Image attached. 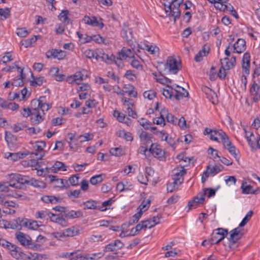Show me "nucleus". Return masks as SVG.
<instances>
[{"instance_id": "f257e3e1", "label": "nucleus", "mask_w": 260, "mask_h": 260, "mask_svg": "<svg viewBox=\"0 0 260 260\" xmlns=\"http://www.w3.org/2000/svg\"><path fill=\"white\" fill-rule=\"evenodd\" d=\"M15 237L20 243L23 246L32 249L34 250H42L41 244L36 243L32 241L31 237L21 232H17L15 233Z\"/></svg>"}, {"instance_id": "f03ea898", "label": "nucleus", "mask_w": 260, "mask_h": 260, "mask_svg": "<svg viewBox=\"0 0 260 260\" xmlns=\"http://www.w3.org/2000/svg\"><path fill=\"white\" fill-rule=\"evenodd\" d=\"M14 225H12L10 228L12 229H18L19 226H24L28 229L35 230L40 226L37 221L30 220L27 219L18 218L14 221Z\"/></svg>"}, {"instance_id": "7ed1b4c3", "label": "nucleus", "mask_w": 260, "mask_h": 260, "mask_svg": "<svg viewBox=\"0 0 260 260\" xmlns=\"http://www.w3.org/2000/svg\"><path fill=\"white\" fill-rule=\"evenodd\" d=\"M240 228L239 226L237 227L230 232V235L228 238V240L229 241V247L230 249H234L239 246L238 241L243 235Z\"/></svg>"}, {"instance_id": "20e7f679", "label": "nucleus", "mask_w": 260, "mask_h": 260, "mask_svg": "<svg viewBox=\"0 0 260 260\" xmlns=\"http://www.w3.org/2000/svg\"><path fill=\"white\" fill-rule=\"evenodd\" d=\"M228 234V230L223 228H217L214 230L210 238L211 245L217 244L224 239Z\"/></svg>"}, {"instance_id": "39448f33", "label": "nucleus", "mask_w": 260, "mask_h": 260, "mask_svg": "<svg viewBox=\"0 0 260 260\" xmlns=\"http://www.w3.org/2000/svg\"><path fill=\"white\" fill-rule=\"evenodd\" d=\"M0 245L10 251L11 255L14 258H17L20 254L21 248L2 238L0 235Z\"/></svg>"}, {"instance_id": "423d86ee", "label": "nucleus", "mask_w": 260, "mask_h": 260, "mask_svg": "<svg viewBox=\"0 0 260 260\" xmlns=\"http://www.w3.org/2000/svg\"><path fill=\"white\" fill-rule=\"evenodd\" d=\"M122 37L125 40L127 44L134 49L135 46L133 41L134 39L133 32L132 29L129 27V25L126 23L123 24Z\"/></svg>"}, {"instance_id": "0eeeda50", "label": "nucleus", "mask_w": 260, "mask_h": 260, "mask_svg": "<svg viewBox=\"0 0 260 260\" xmlns=\"http://www.w3.org/2000/svg\"><path fill=\"white\" fill-rule=\"evenodd\" d=\"M165 68L168 69L169 71L174 74H176L180 70L177 60L172 56L168 57Z\"/></svg>"}, {"instance_id": "6e6552de", "label": "nucleus", "mask_w": 260, "mask_h": 260, "mask_svg": "<svg viewBox=\"0 0 260 260\" xmlns=\"http://www.w3.org/2000/svg\"><path fill=\"white\" fill-rule=\"evenodd\" d=\"M123 246V243L119 240H115L114 242H111L107 245L103 250V252H99V257L103 256L104 252H111L121 248Z\"/></svg>"}, {"instance_id": "1a4fd4ad", "label": "nucleus", "mask_w": 260, "mask_h": 260, "mask_svg": "<svg viewBox=\"0 0 260 260\" xmlns=\"http://www.w3.org/2000/svg\"><path fill=\"white\" fill-rule=\"evenodd\" d=\"M205 196L206 193L199 192L196 197L188 202V210L197 208L199 203H202L205 200Z\"/></svg>"}, {"instance_id": "9d476101", "label": "nucleus", "mask_w": 260, "mask_h": 260, "mask_svg": "<svg viewBox=\"0 0 260 260\" xmlns=\"http://www.w3.org/2000/svg\"><path fill=\"white\" fill-rule=\"evenodd\" d=\"M149 150L155 157L160 160L165 158V151L156 144H151Z\"/></svg>"}, {"instance_id": "9b49d317", "label": "nucleus", "mask_w": 260, "mask_h": 260, "mask_svg": "<svg viewBox=\"0 0 260 260\" xmlns=\"http://www.w3.org/2000/svg\"><path fill=\"white\" fill-rule=\"evenodd\" d=\"M47 58L53 57L59 60L63 59L66 56V52L61 50L52 49L46 53Z\"/></svg>"}, {"instance_id": "f8f14e48", "label": "nucleus", "mask_w": 260, "mask_h": 260, "mask_svg": "<svg viewBox=\"0 0 260 260\" xmlns=\"http://www.w3.org/2000/svg\"><path fill=\"white\" fill-rule=\"evenodd\" d=\"M70 255L71 256V259L75 260H92L94 259L96 253H70Z\"/></svg>"}, {"instance_id": "ddd939ff", "label": "nucleus", "mask_w": 260, "mask_h": 260, "mask_svg": "<svg viewBox=\"0 0 260 260\" xmlns=\"http://www.w3.org/2000/svg\"><path fill=\"white\" fill-rule=\"evenodd\" d=\"M44 120L43 116L42 115L37 108H34L30 117V122L32 125H37L42 122Z\"/></svg>"}, {"instance_id": "4468645a", "label": "nucleus", "mask_w": 260, "mask_h": 260, "mask_svg": "<svg viewBox=\"0 0 260 260\" xmlns=\"http://www.w3.org/2000/svg\"><path fill=\"white\" fill-rule=\"evenodd\" d=\"M234 52L241 53L244 52L246 48V42L243 39H238L234 44Z\"/></svg>"}, {"instance_id": "2eb2a0df", "label": "nucleus", "mask_w": 260, "mask_h": 260, "mask_svg": "<svg viewBox=\"0 0 260 260\" xmlns=\"http://www.w3.org/2000/svg\"><path fill=\"white\" fill-rule=\"evenodd\" d=\"M51 221L55 222L62 226H66L68 224V222L63 216V214L60 213L59 214H55L53 213Z\"/></svg>"}, {"instance_id": "dca6fc26", "label": "nucleus", "mask_w": 260, "mask_h": 260, "mask_svg": "<svg viewBox=\"0 0 260 260\" xmlns=\"http://www.w3.org/2000/svg\"><path fill=\"white\" fill-rule=\"evenodd\" d=\"M176 87L177 88V89H174L176 92V93L174 94V98L177 100L179 101L183 99V98H186L188 96L189 93L184 88L179 85H176Z\"/></svg>"}, {"instance_id": "f3484780", "label": "nucleus", "mask_w": 260, "mask_h": 260, "mask_svg": "<svg viewBox=\"0 0 260 260\" xmlns=\"http://www.w3.org/2000/svg\"><path fill=\"white\" fill-rule=\"evenodd\" d=\"M77 34L79 38L80 41L83 44L90 42L91 40H93L96 43H98V38L95 35L92 36H88L87 34H82L79 31L77 32Z\"/></svg>"}, {"instance_id": "a211bd4d", "label": "nucleus", "mask_w": 260, "mask_h": 260, "mask_svg": "<svg viewBox=\"0 0 260 260\" xmlns=\"http://www.w3.org/2000/svg\"><path fill=\"white\" fill-rule=\"evenodd\" d=\"M250 54L248 52H246L244 54L242 59V68L244 73L246 74L249 73V67H250Z\"/></svg>"}, {"instance_id": "6ab92c4d", "label": "nucleus", "mask_w": 260, "mask_h": 260, "mask_svg": "<svg viewBox=\"0 0 260 260\" xmlns=\"http://www.w3.org/2000/svg\"><path fill=\"white\" fill-rule=\"evenodd\" d=\"M117 55L123 59H125L127 58H134V55L132 50L125 47H123Z\"/></svg>"}, {"instance_id": "aec40b11", "label": "nucleus", "mask_w": 260, "mask_h": 260, "mask_svg": "<svg viewBox=\"0 0 260 260\" xmlns=\"http://www.w3.org/2000/svg\"><path fill=\"white\" fill-rule=\"evenodd\" d=\"M63 214L67 220L68 219L78 218L83 215V213L81 211H74L73 210L68 211L67 209H66V211Z\"/></svg>"}, {"instance_id": "412c9836", "label": "nucleus", "mask_w": 260, "mask_h": 260, "mask_svg": "<svg viewBox=\"0 0 260 260\" xmlns=\"http://www.w3.org/2000/svg\"><path fill=\"white\" fill-rule=\"evenodd\" d=\"M79 234V230L77 227L72 226L63 231L65 237H73Z\"/></svg>"}, {"instance_id": "4be33fe9", "label": "nucleus", "mask_w": 260, "mask_h": 260, "mask_svg": "<svg viewBox=\"0 0 260 260\" xmlns=\"http://www.w3.org/2000/svg\"><path fill=\"white\" fill-rule=\"evenodd\" d=\"M17 174H10L8 178L9 180L8 183L11 187H14L15 188L20 189V184L18 183V182L17 181Z\"/></svg>"}, {"instance_id": "5701e85b", "label": "nucleus", "mask_w": 260, "mask_h": 260, "mask_svg": "<svg viewBox=\"0 0 260 260\" xmlns=\"http://www.w3.org/2000/svg\"><path fill=\"white\" fill-rule=\"evenodd\" d=\"M162 116H165V120L170 123L175 124L177 122L178 119L175 118L173 115L169 113L166 109H162Z\"/></svg>"}, {"instance_id": "b1692460", "label": "nucleus", "mask_w": 260, "mask_h": 260, "mask_svg": "<svg viewBox=\"0 0 260 260\" xmlns=\"http://www.w3.org/2000/svg\"><path fill=\"white\" fill-rule=\"evenodd\" d=\"M29 153L28 151H25L24 152H19L17 153H10L7 157L8 159H10L13 161H16L20 158L25 157Z\"/></svg>"}, {"instance_id": "393cba45", "label": "nucleus", "mask_w": 260, "mask_h": 260, "mask_svg": "<svg viewBox=\"0 0 260 260\" xmlns=\"http://www.w3.org/2000/svg\"><path fill=\"white\" fill-rule=\"evenodd\" d=\"M101 50L99 53V58H100L104 62L110 64L112 63V58L113 55L109 56L107 53H105L103 49H101Z\"/></svg>"}, {"instance_id": "a878e982", "label": "nucleus", "mask_w": 260, "mask_h": 260, "mask_svg": "<svg viewBox=\"0 0 260 260\" xmlns=\"http://www.w3.org/2000/svg\"><path fill=\"white\" fill-rule=\"evenodd\" d=\"M53 213L47 211H39L36 212V217L37 218H40L43 220H47L49 218L50 220Z\"/></svg>"}, {"instance_id": "bb28decb", "label": "nucleus", "mask_w": 260, "mask_h": 260, "mask_svg": "<svg viewBox=\"0 0 260 260\" xmlns=\"http://www.w3.org/2000/svg\"><path fill=\"white\" fill-rule=\"evenodd\" d=\"M241 188L244 194H257V190H254L251 185H247L246 182L242 184Z\"/></svg>"}, {"instance_id": "cd10ccee", "label": "nucleus", "mask_w": 260, "mask_h": 260, "mask_svg": "<svg viewBox=\"0 0 260 260\" xmlns=\"http://www.w3.org/2000/svg\"><path fill=\"white\" fill-rule=\"evenodd\" d=\"M36 253H29L26 254L23 252L21 250L20 251V254H19L17 259V260H36Z\"/></svg>"}, {"instance_id": "c85d7f7f", "label": "nucleus", "mask_w": 260, "mask_h": 260, "mask_svg": "<svg viewBox=\"0 0 260 260\" xmlns=\"http://www.w3.org/2000/svg\"><path fill=\"white\" fill-rule=\"evenodd\" d=\"M83 22H84L85 24L90 25L91 26H97L98 25V20L96 18L95 16H85L82 20Z\"/></svg>"}, {"instance_id": "c756f323", "label": "nucleus", "mask_w": 260, "mask_h": 260, "mask_svg": "<svg viewBox=\"0 0 260 260\" xmlns=\"http://www.w3.org/2000/svg\"><path fill=\"white\" fill-rule=\"evenodd\" d=\"M110 44V40L108 38L103 37L99 35V50L103 49V46H104L105 47L104 49L106 50L107 48L109 46Z\"/></svg>"}, {"instance_id": "7c9ffc66", "label": "nucleus", "mask_w": 260, "mask_h": 260, "mask_svg": "<svg viewBox=\"0 0 260 260\" xmlns=\"http://www.w3.org/2000/svg\"><path fill=\"white\" fill-rule=\"evenodd\" d=\"M29 185L39 188H45L46 187V184L44 182L36 180L34 178H30Z\"/></svg>"}, {"instance_id": "2f4dec72", "label": "nucleus", "mask_w": 260, "mask_h": 260, "mask_svg": "<svg viewBox=\"0 0 260 260\" xmlns=\"http://www.w3.org/2000/svg\"><path fill=\"white\" fill-rule=\"evenodd\" d=\"M70 78L72 80L70 81V79L69 80V82L70 83H73L75 82L77 84H79V83L78 82V81H82L84 79V75L80 72L76 73L74 75L71 76Z\"/></svg>"}, {"instance_id": "473e14b6", "label": "nucleus", "mask_w": 260, "mask_h": 260, "mask_svg": "<svg viewBox=\"0 0 260 260\" xmlns=\"http://www.w3.org/2000/svg\"><path fill=\"white\" fill-rule=\"evenodd\" d=\"M18 183L20 184V188L22 187V185L24 184L29 185L30 177L28 176H23L19 174H17Z\"/></svg>"}, {"instance_id": "72a5a7b5", "label": "nucleus", "mask_w": 260, "mask_h": 260, "mask_svg": "<svg viewBox=\"0 0 260 260\" xmlns=\"http://www.w3.org/2000/svg\"><path fill=\"white\" fill-rule=\"evenodd\" d=\"M224 132L221 129L212 130V132L210 136V139L211 140L218 142L219 138L220 139Z\"/></svg>"}, {"instance_id": "f704fd0d", "label": "nucleus", "mask_w": 260, "mask_h": 260, "mask_svg": "<svg viewBox=\"0 0 260 260\" xmlns=\"http://www.w3.org/2000/svg\"><path fill=\"white\" fill-rule=\"evenodd\" d=\"M40 37V36H34L31 38L21 41V44L26 48L30 47L33 43L35 42Z\"/></svg>"}, {"instance_id": "c9c22d12", "label": "nucleus", "mask_w": 260, "mask_h": 260, "mask_svg": "<svg viewBox=\"0 0 260 260\" xmlns=\"http://www.w3.org/2000/svg\"><path fill=\"white\" fill-rule=\"evenodd\" d=\"M178 181V179H175L173 182L167 184V189L168 192H172L174 190L178 188L180 184H179Z\"/></svg>"}, {"instance_id": "e433bc0d", "label": "nucleus", "mask_w": 260, "mask_h": 260, "mask_svg": "<svg viewBox=\"0 0 260 260\" xmlns=\"http://www.w3.org/2000/svg\"><path fill=\"white\" fill-rule=\"evenodd\" d=\"M147 226H149L148 225H144L143 223V221L141 222V223L138 224L135 228H133L131 230V233L132 235H137L138 232L141 230L142 229H146Z\"/></svg>"}, {"instance_id": "4c0bfd02", "label": "nucleus", "mask_w": 260, "mask_h": 260, "mask_svg": "<svg viewBox=\"0 0 260 260\" xmlns=\"http://www.w3.org/2000/svg\"><path fill=\"white\" fill-rule=\"evenodd\" d=\"M84 209H95L96 207V202L93 200H89L83 204Z\"/></svg>"}, {"instance_id": "58836bf2", "label": "nucleus", "mask_w": 260, "mask_h": 260, "mask_svg": "<svg viewBox=\"0 0 260 260\" xmlns=\"http://www.w3.org/2000/svg\"><path fill=\"white\" fill-rule=\"evenodd\" d=\"M237 160H239V158L238 157V153L239 151L236 150V147L233 144L225 148Z\"/></svg>"}, {"instance_id": "ea45409f", "label": "nucleus", "mask_w": 260, "mask_h": 260, "mask_svg": "<svg viewBox=\"0 0 260 260\" xmlns=\"http://www.w3.org/2000/svg\"><path fill=\"white\" fill-rule=\"evenodd\" d=\"M143 213V211L139 210L137 213L135 214L129 220V224H133L137 223L142 216Z\"/></svg>"}, {"instance_id": "a19ab883", "label": "nucleus", "mask_w": 260, "mask_h": 260, "mask_svg": "<svg viewBox=\"0 0 260 260\" xmlns=\"http://www.w3.org/2000/svg\"><path fill=\"white\" fill-rule=\"evenodd\" d=\"M139 137L142 142H144L147 144H149L151 142L150 140L151 137L146 132L142 131L140 134Z\"/></svg>"}, {"instance_id": "79ce46f5", "label": "nucleus", "mask_w": 260, "mask_h": 260, "mask_svg": "<svg viewBox=\"0 0 260 260\" xmlns=\"http://www.w3.org/2000/svg\"><path fill=\"white\" fill-rule=\"evenodd\" d=\"M186 170L184 169L183 167H182L181 170H180L179 172L175 173L174 177L173 178L174 180H175V179H178V182L179 183V184H181L183 182V179H182V180H181V179L182 177L184 174H186Z\"/></svg>"}, {"instance_id": "37998d69", "label": "nucleus", "mask_w": 260, "mask_h": 260, "mask_svg": "<svg viewBox=\"0 0 260 260\" xmlns=\"http://www.w3.org/2000/svg\"><path fill=\"white\" fill-rule=\"evenodd\" d=\"M253 214V212L252 210L249 211V212L247 213L246 216L244 217V218L243 219L242 221L239 224V227L244 226L247 224V223L250 220Z\"/></svg>"}, {"instance_id": "c03bdc74", "label": "nucleus", "mask_w": 260, "mask_h": 260, "mask_svg": "<svg viewBox=\"0 0 260 260\" xmlns=\"http://www.w3.org/2000/svg\"><path fill=\"white\" fill-rule=\"evenodd\" d=\"M145 47H146V50L151 54L155 55L156 53H159V49L156 46H149L148 45L145 44Z\"/></svg>"}, {"instance_id": "a18cd8bd", "label": "nucleus", "mask_w": 260, "mask_h": 260, "mask_svg": "<svg viewBox=\"0 0 260 260\" xmlns=\"http://www.w3.org/2000/svg\"><path fill=\"white\" fill-rule=\"evenodd\" d=\"M220 63L221 66L223 64V68L226 70H229L231 68L234 67L228 57H225L223 59H221Z\"/></svg>"}, {"instance_id": "49530a36", "label": "nucleus", "mask_w": 260, "mask_h": 260, "mask_svg": "<svg viewBox=\"0 0 260 260\" xmlns=\"http://www.w3.org/2000/svg\"><path fill=\"white\" fill-rule=\"evenodd\" d=\"M223 168V167L222 165H215L213 166L212 168L210 167V169L209 170L210 174L212 175H215L219 172L221 171Z\"/></svg>"}, {"instance_id": "de8ad7c7", "label": "nucleus", "mask_w": 260, "mask_h": 260, "mask_svg": "<svg viewBox=\"0 0 260 260\" xmlns=\"http://www.w3.org/2000/svg\"><path fill=\"white\" fill-rule=\"evenodd\" d=\"M123 60V59L119 57V56L117 55V56H113L112 62H114L119 68L122 69L124 67V64L122 61Z\"/></svg>"}, {"instance_id": "09e8293b", "label": "nucleus", "mask_w": 260, "mask_h": 260, "mask_svg": "<svg viewBox=\"0 0 260 260\" xmlns=\"http://www.w3.org/2000/svg\"><path fill=\"white\" fill-rule=\"evenodd\" d=\"M117 135L119 137L124 138L127 141H132L133 140L132 135L129 132H126L124 131H119V132L117 133Z\"/></svg>"}, {"instance_id": "8fccbe9b", "label": "nucleus", "mask_w": 260, "mask_h": 260, "mask_svg": "<svg viewBox=\"0 0 260 260\" xmlns=\"http://www.w3.org/2000/svg\"><path fill=\"white\" fill-rule=\"evenodd\" d=\"M150 203L151 201L149 199H147L146 201H143L139 205L138 209L139 210H142L144 212V211L147 210Z\"/></svg>"}, {"instance_id": "3c124183", "label": "nucleus", "mask_w": 260, "mask_h": 260, "mask_svg": "<svg viewBox=\"0 0 260 260\" xmlns=\"http://www.w3.org/2000/svg\"><path fill=\"white\" fill-rule=\"evenodd\" d=\"M114 200H113L112 199H110L109 200L103 202L101 207L99 208V210H100L101 211H106V210L109 209V208L108 207L111 206Z\"/></svg>"}, {"instance_id": "603ef678", "label": "nucleus", "mask_w": 260, "mask_h": 260, "mask_svg": "<svg viewBox=\"0 0 260 260\" xmlns=\"http://www.w3.org/2000/svg\"><path fill=\"white\" fill-rule=\"evenodd\" d=\"M211 3H214L215 4V7L216 9H218L222 11H225L226 8H227L226 5L225 4H223L222 0H216L215 2Z\"/></svg>"}, {"instance_id": "864d4df0", "label": "nucleus", "mask_w": 260, "mask_h": 260, "mask_svg": "<svg viewBox=\"0 0 260 260\" xmlns=\"http://www.w3.org/2000/svg\"><path fill=\"white\" fill-rule=\"evenodd\" d=\"M220 139L225 148L232 144L231 141L229 140V137L224 132L221 136Z\"/></svg>"}, {"instance_id": "5fc2aeb1", "label": "nucleus", "mask_w": 260, "mask_h": 260, "mask_svg": "<svg viewBox=\"0 0 260 260\" xmlns=\"http://www.w3.org/2000/svg\"><path fill=\"white\" fill-rule=\"evenodd\" d=\"M44 81H45L44 77H40L38 78H36V79H34L32 81H31V85L32 86L36 87L38 85H41Z\"/></svg>"}, {"instance_id": "6e6d98bb", "label": "nucleus", "mask_w": 260, "mask_h": 260, "mask_svg": "<svg viewBox=\"0 0 260 260\" xmlns=\"http://www.w3.org/2000/svg\"><path fill=\"white\" fill-rule=\"evenodd\" d=\"M53 170L56 172V170L66 171L64 164L59 161H56L53 166Z\"/></svg>"}, {"instance_id": "4d7b16f0", "label": "nucleus", "mask_w": 260, "mask_h": 260, "mask_svg": "<svg viewBox=\"0 0 260 260\" xmlns=\"http://www.w3.org/2000/svg\"><path fill=\"white\" fill-rule=\"evenodd\" d=\"M177 158L180 159L181 161L184 162L183 166H187L189 164L190 158L186 157L184 154H180L177 156Z\"/></svg>"}, {"instance_id": "13d9d810", "label": "nucleus", "mask_w": 260, "mask_h": 260, "mask_svg": "<svg viewBox=\"0 0 260 260\" xmlns=\"http://www.w3.org/2000/svg\"><path fill=\"white\" fill-rule=\"evenodd\" d=\"M138 181L143 184L147 185L148 180L147 177L142 173L138 174L137 176Z\"/></svg>"}, {"instance_id": "bf43d9fd", "label": "nucleus", "mask_w": 260, "mask_h": 260, "mask_svg": "<svg viewBox=\"0 0 260 260\" xmlns=\"http://www.w3.org/2000/svg\"><path fill=\"white\" fill-rule=\"evenodd\" d=\"M110 152L112 155L118 156L122 155L123 150L119 147H115L111 148L110 150Z\"/></svg>"}, {"instance_id": "052dcab7", "label": "nucleus", "mask_w": 260, "mask_h": 260, "mask_svg": "<svg viewBox=\"0 0 260 260\" xmlns=\"http://www.w3.org/2000/svg\"><path fill=\"white\" fill-rule=\"evenodd\" d=\"M244 130L245 134V137L247 139V141L249 145L251 146H252V145L254 144L253 138H254V137L253 133H250L249 136H248V132L246 131V129L245 128H244Z\"/></svg>"}, {"instance_id": "680f3d73", "label": "nucleus", "mask_w": 260, "mask_h": 260, "mask_svg": "<svg viewBox=\"0 0 260 260\" xmlns=\"http://www.w3.org/2000/svg\"><path fill=\"white\" fill-rule=\"evenodd\" d=\"M143 96L145 98L151 100L155 97L156 92L153 90L146 91L143 93Z\"/></svg>"}, {"instance_id": "e2e57ef3", "label": "nucleus", "mask_w": 260, "mask_h": 260, "mask_svg": "<svg viewBox=\"0 0 260 260\" xmlns=\"http://www.w3.org/2000/svg\"><path fill=\"white\" fill-rule=\"evenodd\" d=\"M69 11L67 10H62L58 16V18L60 20L66 22L68 19Z\"/></svg>"}, {"instance_id": "0e129e2a", "label": "nucleus", "mask_w": 260, "mask_h": 260, "mask_svg": "<svg viewBox=\"0 0 260 260\" xmlns=\"http://www.w3.org/2000/svg\"><path fill=\"white\" fill-rule=\"evenodd\" d=\"M46 146V143L44 141H37L34 146L37 151H42Z\"/></svg>"}, {"instance_id": "69168bd1", "label": "nucleus", "mask_w": 260, "mask_h": 260, "mask_svg": "<svg viewBox=\"0 0 260 260\" xmlns=\"http://www.w3.org/2000/svg\"><path fill=\"white\" fill-rule=\"evenodd\" d=\"M17 35L20 37H25L28 34L27 30L25 28H17L16 30Z\"/></svg>"}, {"instance_id": "338daca9", "label": "nucleus", "mask_w": 260, "mask_h": 260, "mask_svg": "<svg viewBox=\"0 0 260 260\" xmlns=\"http://www.w3.org/2000/svg\"><path fill=\"white\" fill-rule=\"evenodd\" d=\"M32 112L29 108H24L20 111L21 115L24 117H28L31 115Z\"/></svg>"}, {"instance_id": "774afa93", "label": "nucleus", "mask_w": 260, "mask_h": 260, "mask_svg": "<svg viewBox=\"0 0 260 260\" xmlns=\"http://www.w3.org/2000/svg\"><path fill=\"white\" fill-rule=\"evenodd\" d=\"M10 15L9 8L0 9V15L5 19L8 18Z\"/></svg>"}]
</instances>
